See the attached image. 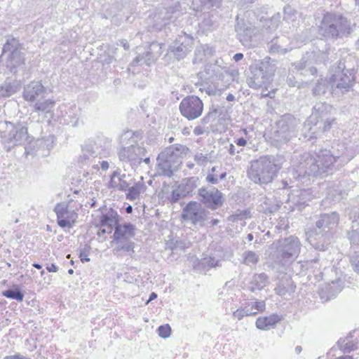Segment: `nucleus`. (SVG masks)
Here are the masks:
<instances>
[{"mask_svg": "<svg viewBox=\"0 0 359 359\" xmlns=\"http://www.w3.org/2000/svg\"><path fill=\"white\" fill-rule=\"evenodd\" d=\"M351 264L353 269L359 273V255L354 254L351 257Z\"/></svg>", "mask_w": 359, "mask_h": 359, "instance_id": "obj_30", "label": "nucleus"}, {"mask_svg": "<svg viewBox=\"0 0 359 359\" xmlns=\"http://www.w3.org/2000/svg\"><path fill=\"white\" fill-rule=\"evenodd\" d=\"M107 227L109 229V233H111V231H112V226L109 225V226H107Z\"/></svg>", "mask_w": 359, "mask_h": 359, "instance_id": "obj_51", "label": "nucleus"}, {"mask_svg": "<svg viewBox=\"0 0 359 359\" xmlns=\"http://www.w3.org/2000/svg\"><path fill=\"white\" fill-rule=\"evenodd\" d=\"M222 258L221 255H210L202 258L198 264L199 268L208 271L210 269L222 266Z\"/></svg>", "mask_w": 359, "mask_h": 359, "instance_id": "obj_11", "label": "nucleus"}, {"mask_svg": "<svg viewBox=\"0 0 359 359\" xmlns=\"http://www.w3.org/2000/svg\"><path fill=\"white\" fill-rule=\"evenodd\" d=\"M231 154H234V151H233V146L231 144Z\"/></svg>", "mask_w": 359, "mask_h": 359, "instance_id": "obj_53", "label": "nucleus"}, {"mask_svg": "<svg viewBox=\"0 0 359 359\" xmlns=\"http://www.w3.org/2000/svg\"><path fill=\"white\" fill-rule=\"evenodd\" d=\"M197 203H189L185 209V212H187V215H189V212L191 210H195L196 208Z\"/></svg>", "mask_w": 359, "mask_h": 359, "instance_id": "obj_35", "label": "nucleus"}, {"mask_svg": "<svg viewBox=\"0 0 359 359\" xmlns=\"http://www.w3.org/2000/svg\"><path fill=\"white\" fill-rule=\"evenodd\" d=\"M118 222V215L113 210L110 209L103 214L101 217L102 224H117Z\"/></svg>", "mask_w": 359, "mask_h": 359, "instance_id": "obj_20", "label": "nucleus"}, {"mask_svg": "<svg viewBox=\"0 0 359 359\" xmlns=\"http://www.w3.org/2000/svg\"><path fill=\"white\" fill-rule=\"evenodd\" d=\"M42 86H28L24 90L22 97L27 102H34L36 97L42 92Z\"/></svg>", "mask_w": 359, "mask_h": 359, "instance_id": "obj_18", "label": "nucleus"}, {"mask_svg": "<svg viewBox=\"0 0 359 359\" xmlns=\"http://www.w3.org/2000/svg\"><path fill=\"white\" fill-rule=\"evenodd\" d=\"M134 248L135 245L134 243L132 241H118L117 242V246L114 249L115 251L120 252V251H126L129 252L130 254H132L134 252Z\"/></svg>", "mask_w": 359, "mask_h": 359, "instance_id": "obj_22", "label": "nucleus"}, {"mask_svg": "<svg viewBox=\"0 0 359 359\" xmlns=\"http://www.w3.org/2000/svg\"><path fill=\"white\" fill-rule=\"evenodd\" d=\"M221 167L214 166L212 168L210 172L207 176V181L212 184H217L219 180L224 179L226 173L225 172H219Z\"/></svg>", "mask_w": 359, "mask_h": 359, "instance_id": "obj_19", "label": "nucleus"}, {"mask_svg": "<svg viewBox=\"0 0 359 359\" xmlns=\"http://www.w3.org/2000/svg\"><path fill=\"white\" fill-rule=\"evenodd\" d=\"M61 227H68V228H71L73 226H70V225H68V226H60Z\"/></svg>", "mask_w": 359, "mask_h": 359, "instance_id": "obj_55", "label": "nucleus"}, {"mask_svg": "<svg viewBox=\"0 0 359 359\" xmlns=\"http://www.w3.org/2000/svg\"><path fill=\"white\" fill-rule=\"evenodd\" d=\"M235 142L240 147H245L247 144V141L243 137L238 138Z\"/></svg>", "mask_w": 359, "mask_h": 359, "instance_id": "obj_36", "label": "nucleus"}, {"mask_svg": "<svg viewBox=\"0 0 359 359\" xmlns=\"http://www.w3.org/2000/svg\"><path fill=\"white\" fill-rule=\"evenodd\" d=\"M334 359H353V356L348 355H344Z\"/></svg>", "mask_w": 359, "mask_h": 359, "instance_id": "obj_41", "label": "nucleus"}, {"mask_svg": "<svg viewBox=\"0 0 359 359\" xmlns=\"http://www.w3.org/2000/svg\"><path fill=\"white\" fill-rule=\"evenodd\" d=\"M295 286L293 285L291 279L286 278L279 280L277 286L275 288L276 294L279 296H285L287 294H290L294 292Z\"/></svg>", "mask_w": 359, "mask_h": 359, "instance_id": "obj_14", "label": "nucleus"}, {"mask_svg": "<svg viewBox=\"0 0 359 359\" xmlns=\"http://www.w3.org/2000/svg\"><path fill=\"white\" fill-rule=\"evenodd\" d=\"M243 58V53H236L233 56V60L236 61V62H238L240 61L241 60H242Z\"/></svg>", "mask_w": 359, "mask_h": 359, "instance_id": "obj_38", "label": "nucleus"}, {"mask_svg": "<svg viewBox=\"0 0 359 359\" xmlns=\"http://www.w3.org/2000/svg\"><path fill=\"white\" fill-rule=\"evenodd\" d=\"M266 226L264 225H262V226H258V229L262 231V232H265L266 231Z\"/></svg>", "mask_w": 359, "mask_h": 359, "instance_id": "obj_46", "label": "nucleus"}, {"mask_svg": "<svg viewBox=\"0 0 359 359\" xmlns=\"http://www.w3.org/2000/svg\"><path fill=\"white\" fill-rule=\"evenodd\" d=\"M252 307L250 306V303L245 304L244 307L238 308L236 311H233V308H231L230 311L233 312V316L238 320H242L245 316H255L257 311H252Z\"/></svg>", "mask_w": 359, "mask_h": 359, "instance_id": "obj_17", "label": "nucleus"}, {"mask_svg": "<svg viewBox=\"0 0 359 359\" xmlns=\"http://www.w3.org/2000/svg\"><path fill=\"white\" fill-rule=\"evenodd\" d=\"M338 346L341 351L344 353H350L356 348V345L351 341H348V339L344 340H339Z\"/></svg>", "mask_w": 359, "mask_h": 359, "instance_id": "obj_23", "label": "nucleus"}, {"mask_svg": "<svg viewBox=\"0 0 359 359\" xmlns=\"http://www.w3.org/2000/svg\"><path fill=\"white\" fill-rule=\"evenodd\" d=\"M114 239L117 242L122 241V239L134 236L135 226H114Z\"/></svg>", "mask_w": 359, "mask_h": 359, "instance_id": "obj_13", "label": "nucleus"}, {"mask_svg": "<svg viewBox=\"0 0 359 359\" xmlns=\"http://www.w3.org/2000/svg\"><path fill=\"white\" fill-rule=\"evenodd\" d=\"M102 232L103 233H106V230H105V229H103V230H102Z\"/></svg>", "mask_w": 359, "mask_h": 359, "instance_id": "obj_57", "label": "nucleus"}, {"mask_svg": "<svg viewBox=\"0 0 359 359\" xmlns=\"http://www.w3.org/2000/svg\"><path fill=\"white\" fill-rule=\"evenodd\" d=\"M2 295L8 299H15L18 302H22L24 293L18 285H13L11 288L2 291Z\"/></svg>", "mask_w": 359, "mask_h": 359, "instance_id": "obj_16", "label": "nucleus"}, {"mask_svg": "<svg viewBox=\"0 0 359 359\" xmlns=\"http://www.w3.org/2000/svg\"><path fill=\"white\" fill-rule=\"evenodd\" d=\"M271 162L267 156L252 161L248 170V177L255 183H266L271 180Z\"/></svg>", "mask_w": 359, "mask_h": 359, "instance_id": "obj_2", "label": "nucleus"}, {"mask_svg": "<svg viewBox=\"0 0 359 359\" xmlns=\"http://www.w3.org/2000/svg\"><path fill=\"white\" fill-rule=\"evenodd\" d=\"M32 266L34 268L37 269H42V265L39 264V263L34 262V263L32 264Z\"/></svg>", "mask_w": 359, "mask_h": 359, "instance_id": "obj_43", "label": "nucleus"}, {"mask_svg": "<svg viewBox=\"0 0 359 359\" xmlns=\"http://www.w3.org/2000/svg\"><path fill=\"white\" fill-rule=\"evenodd\" d=\"M302 346H297L295 347V352H296L297 354L300 353H301V351H302Z\"/></svg>", "mask_w": 359, "mask_h": 359, "instance_id": "obj_44", "label": "nucleus"}, {"mask_svg": "<svg viewBox=\"0 0 359 359\" xmlns=\"http://www.w3.org/2000/svg\"><path fill=\"white\" fill-rule=\"evenodd\" d=\"M46 269L48 272H57L58 271V266L54 263L50 264H46Z\"/></svg>", "mask_w": 359, "mask_h": 359, "instance_id": "obj_34", "label": "nucleus"}, {"mask_svg": "<svg viewBox=\"0 0 359 359\" xmlns=\"http://www.w3.org/2000/svg\"><path fill=\"white\" fill-rule=\"evenodd\" d=\"M248 238L249 241H252V239H253L252 234H251V233L248 234Z\"/></svg>", "mask_w": 359, "mask_h": 359, "instance_id": "obj_48", "label": "nucleus"}, {"mask_svg": "<svg viewBox=\"0 0 359 359\" xmlns=\"http://www.w3.org/2000/svg\"><path fill=\"white\" fill-rule=\"evenodd\" d=\"M157 331L158 335L163 339L169 337L171 334V327L168 324L160 325Z\"/></svg>", "mask_w": 359, "mask_h": 359, "instance_id": "obj_28", "label": "nucleus"}, {"mask_svg": "<svg viewBox=\"0 0 359 359\" xmlns=\"http://www.w3.org/2000/svg\"><path fill=\"white\" fill-rule=\"evenodd\" d=\"M90 249V246L87 244L79 249V257L83 263L90 262V259L88 256Z\"/></svg>", "mask_w": 359, "mask_h": 359, "instance_id": "obj_26", "label": "nucleus"}, {"mask_svg": "<svg viewBox=\"0 0 359 359\" xmlns=\"http://www.w3.org/2000/svg\"><path fill=\"white\" fill-rule=\"evenodd\" d=\"M126 212H127V213H131V212H132V211H133V208H132V206H131V205H128V206L126 208Z\"/></svg>", "mask_w": 359, "mask_h": 359, "instance_id": "obj_45", "label": "nucleus"}, {"mask_svg": "<svg viewBox=\"0 0 359 359\" xmlns=\"http://www.w3.org/2000/svg\"><path fill=\"white\" fill-rule=\"evenodd\" d=\"M47 230L48 231H52L51 228H50V225H48L47 226Z\"/></svg>", "mask_w": 359, "mask_h": 359, "instance_id": "obj_54", "label": "nucleus"}, {"mask_svg": "<svg viewBox=\"0 0 359 359\" xmlns=\"http://www.w3.org/2000/svg\"><path fill=\"white\" fill-rule=\"evenodd\" d=\"M194 133L196 135H199L201 133L200 130H198V128H195L194 130Z\"/></svg>", "mask_w": 359, "mask_h": 359, "instance_id": "obj_50", "label": "nucleus"}, {"mask_svg": "<svg viewBox=\"0 0 359 359\" xmlns=\"http://www.w3.org/2000/svg\"><path fill=\"white\" fill-rule=\"evenodd\" d=\"M302 248L299 239L294 236L278 239L273 243L271 253L273 262L281 266H288L299 256Z\"/></svg>", "mask_w": 359, "mask_h": 359, "instance_id": "obj_1", "label": "nucleus"}, {"mask_svg": "<svg viewBox=\"0 0 359 359\" xmlns=\"http://www.w3.org/2000/svg\"><path fill=\"white\" fill-rule=\"evenodd\" d=\"M143 188L144 186L142 184L136 183L135 185L129 188L128 192L126 194L127 198L131 201L137 198L142 191Z\"/></svg>", "mask_w": 359, "mask_h": 359, "instance_id": "obj_21", "label": "nucleus"}, {"mask_svg": "<svg viewBox=\"0 0 359 359\" xmlns=\"http://www.w3.org/2000/svg\"><path fill=\"white\" fill-rule=\"evenodd\" d=\"M230 282L227 281L224 285L218 290L217 300L222 303V305L228 309V304L234 301L236 297L235 288L229 285Z\"/></svg>", "mask_w": 359, "mask_h": 359, "instance_id": "obj_7", "label": "nucleus"}, {"mask_svg": "<svg viewBox=\"0 0 359 359\" xmlns=\"http://www.w3.org/2000/svg\"><path fill=\"white\" fill-rule=\"evenodd\" d=\"M55 104V102L50 100H45L43 102L36 103L34 106L36 111H46L49 108L52 107Z\"/></svg>", "mask_w": 359, "mask_h": 359, "instance_id": "obj_27", "label": "nucleus"}, {"mask_svg": "<svg viewBox=\"0 0 359 359\" xmlns=\"http://www.w3.org/2000/svg\"><path fill=\"white\" fill-rule=\"evenodd\" d=\"M340 282L341 281L339 280H337L335 281H332L331 283H328L323 287L320 294V299L328 301L334 297L342 290V286L340 284Z\"/></svg>", "mask_w": 359, "mask_h": 359, "instance_id": "obj_9", "label": "nucleus"}, {"mask_svg": "<svg viewBox=\"0 0 359 359\" xmlns=\"http://www.w3.org/2000/svg\"><path fill=\"white\" fill-rule=\"evenodd\" d=\"M181 114L191 121L200 117L203 111V102L196 95H188L184 97L179 106Z\"/></svg>", "mask_w": 359, "mask_h": 359, "instance_id": "obj_3", "label": "nucleus"}, {"mask_svg": "<svg viewBox=\"0 0 359 359\" xmlns=\"http://www.w3.org/2000/svg\"><path fill=\"white\" fill-rule=\"evenodd\" d=\"M250 213L248 212H244L241 214L236 215L234 216V220L236 222H241L245 219L250 218Z\"/></svg>", "mask_w": 359, "mask_h": 359, "instance_id": "obj_33", "label": "nucleus"}, {"mask_svg": "<svg viewBox=\"0 0 359 359\" xmlns=\"http://www.w3.org/2000/svg\"><path fill=\"white\" fill-rule=\"evenodd\" d=\"M181 195L177 190H173L168 200L171 204L175 203L180 198Z\"/></svg>", "mask_w": 359, "mask_h": 359, "instance_id": "obj_31", "label": "nucleus"}, {"mask_svg": "<svg viewBox=\"0 0 359 359\" xmlns=\"http://www.w3.org/2000/svg\"><path fill=\"white\" fill-rule=\"evenodd\" d=\"M100 167L103 170H107L109 168V164L107 161H102L100 162Z\"/></svg>", "mask_w": 359, "mask_h": 359, "instance_id": "obj_37", "label": "nucleus"}, {"mask_svg": "<svg viewBox=\"0 0 359 359\" xmlns=\"http://www.w3.org/2000/svg\"><path fill=\"white\" fill-rule=\"evenodd\" d=\"M348 238L351 246H359V226H352L351 231L348 232Z\"/></svg>", "mask_w": 359, "mask_h": 359, "instance_id": "obj_24", "label": "nucleus"}, {"mask_svg": "<svg viewBox=\"0 0 359 359\" xmlns=\"http://www.w3.org/2000/svg\"><path fill=\"white\" fill-rule=\"evenodd\" d=\"M306 234L309 243L317 250H325L330 243L329 226H313Z\"/></svg>", "mask_w": 359, "mask_h": 359, "instance_id": "obj_4", "label": "nucleus"}, {"mask_svg": "<svg viewBox=\"0 0 359 359\" xmlns=\"http://www.w3.org/2000/svg\"><path fill=\"white\" fill-rule=\"evenodd\" d=\"M46 272L44 270H41V272H40V274L41 276H43L45 275Z\"/></svg>", "mask_w": 359, "mask_h": 359, "instance_id": "obj_52", "label": "nucleus"}, {"mask_svg": "<svg viewBox=\"0 0 359 359\" xmlns=\"http://www.w3.org/2000/svg\"><path fill=\"white\" fill-rule=\"evenodd\" d=\"M265 236H268L269 238L271 236V231L270 230H268L266 233H265Z\"/></svg>", "mask_w": 359, "mask_h": 359, "instance_id": "obj_47", "label": "nucleus"}, {"mask_svg": "<svg viewBox=\"0 0 359 359\" xmlns=\"http://www.w3.org/2000/svg\"><path fill=\"white\" fill-rule=\"evenodd\" d=\"M55 211L57 215L58 224H74L78 217V215L75 210L70 209L65 204H57L55 208Z\"/></svg>", "mask_w": 359, "mask_h": 359, "instance_id": "obj_6", "label": "nucleus"}, {"mask_svg": "<svg viewBox=\"0 0 359 359\" xmlns=\"http://www.w3.org/2000/svg\"><path fill=\"white\" fill-rule=\"evenodd\" d=\"M281 319L282 318L280 316L276 313H273L269 316H260L257 318L255 325L259 330H269L274 328Z\"/></svg>", "mask_w": 359, "mask_h": 359, "instance_id": "obj_8", "label": "nucleus"}, {"mask_svg": "<svg viewBox=\"0 0 359 359\" xmlns=\"http://www.w3.org/2000/svg\"><path fill=\"white\" fill-rule=\"evenodd\" d=\"M281 226H275V228L273 230V231L276 232V230L280 231V230H282V229L287 230L288 229V227H289V226H287V225H285L284 228H281Z\"/></svg>", "mask_w": 359, "mask_h": 359, "instance_id": "obj_39", "label": "nucleus"}, {"mask_svg": "<svg viewBox=\"0 0 359 359\" xmlns=\"http://www.w3.org/2000/svg\"><path fill=\"white\" fill-rule=\"evenodd\" d=\"M199 194L203 203L212 209H217L223 203L222 194L218 189H214L212 191H208L206 189H201L199 191Z\"/></svg>", "mask_w": 359, "mask_h": 359, "instance_id": "obj_5", "label": "nucleus"}, {"mask_svg": "<svg viewBox=\"0 0 359 359\" xmlns=\"http://www.w3.org/2000/svg\"><path fill=\"white\" fill-rule=\"evenodd\" d=\"M244 264L248 266L255 265L259 259V255L252 251H247L243 254Z\"/></svg>", "mask_w": 359, "mask_h": 359, "instance_id": "obj_25", "label": "nucleus"}, {"mask_svg": "<svg viewBox=\"0 0 359 359\" xmlns=\"http://www.w3.org/2000/svg\"><path fill=\"white\" fill-rule=\"evenodd\" d=\"M128 187V183L123 180V177L120 176L118 172L114 171L111 173L108 183L109 189L126 191Z\"/></svg>", "mask_w": 359, "mask_h": 359, "instance_id": "obj_12", "label": "nucleus"}, {"mask_svg": "<svg viewBox=\"0 0 359 359\" xmlns=\"http://www.w3.org/2000/svg\"><path fill=\"white\" fill-rule=\"evenodd\" d=\"M244 133L246 134L247 133V130L246 129L244 130Z\"/></svg>", "mask_w": 359, "mask_h": 359, "instance_id": "obj_58", "label": "nucleus"}, {"mask_svg": "<svg viewBox=\"0 0 359 359\" xmlns=\"http://www.w3.org/2000/svg\"><path fill=\"white\" fill-rule=\"evenodd\" d=\"M156 298H157V294L155 292H151L149 295V298L147 302H151V300H154Z\"/></svg>", "mask_w": 359, "mask_h": 359, "instance_id": "obj_40", "label": "nucleus"}, {"mask_svg": "<svg viewBox=\"0 0 359 359\" xmlns=\"http://www.w3.org/2000/svg\"><path fill=\"white\" fill-rule=\"evenodd\" d=\"M250 306L252 308V311H262L265 309L266 304L264 301H255V302H249Z\"/></svg>", "mask_w": 359, "mask_h": 359, "instance_id": "obj_29", "label": "nucleus"}, {"mask_svg": "<svg viewBox=\"0 0 359 359\" xmlns=\"http://www.w3.org/2000/svg\"><path fill=\"white\" fill-rule=\"evenodd\" d=\"M68 273L72 275L74 273V270L72 269H69L68 270Z\"/></svg>", "mask_w": 359, "mask_h": 359, "instance_id": "obj_49", "label": "nucleus"}, {"mask_svg": "<svg viewBox=\"0 0 359 359\" xmlns=\"http://www.w3.org/2000/svg\"><path fill=\"white\" fill-rule=\"evenodd\" d=\"M70 264H71L72 265H74V262L73 260H71Z\"/></svg>", "mask_w": 359, "mask_h": 359, "instance_id": "obj_56", "label": "nucleus"}, {"mask_svg": "<svg viewBox=\"0 0 359 359\" xmlns=\"http://www.w3.org/2000/svg\"><path fill=\"white\" fill-rule=\"evenodd\" d=\"M269 283V276L265 273H255L250 282L249 290L254 292L263 290Z\"/></svg>", "mask_w": 359, "mask_h": 359, "instance_id": "obj_10", "label": "nucleus"}, {"mask_svg": "<svg viewBox=\"0 0 359 359\" xmlns=\"http://www.w3.org/2000/svg\"><path fill=\"white\" fill-rule=\"evenodd\" d=\"M117 278H122L124 280V281H126L127 283H133L135 280V277L130 276L128 272H125L123 274L118 273Z\"/></svg>", "mask_w": 359, "mask_h": 359, "instance_id": "obj_32", "label": "nucleus"}, {"mask_svg": "<svg viewBox=\"0 0 359 359\" xmlns=\"http://www.w3.org/2000/svg\"><path fill=\"white\" fill-rule=\"evenodd\" d=\"M226 100H227V101H229V102L233 101V100H234V96H233L232 94H229V95L226 96Z\"/></svg>", "mask_w": 359, "mask_h": 359, "instance_id": "obj_42", "label": "nucleus"}, {"mask_svg": "<svg viewBox=\"0 0 359 359\" xmlns=\"http://www.w3.org/2000/svg\"><path fill=\"white\" fill-rule=\"evenodd\" d=\"M166 245L172 251L178 249L185 251L186 249L191 246V241L187 238H180L179 237L176 239L170 238L167 241Z\"/></svg>", "mask_w": 359, "mask_h": 359, "instance_id": "obj_15", "label": "nucleus"}]
</instances>
